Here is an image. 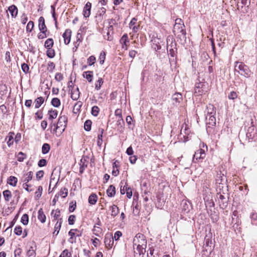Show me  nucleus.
Here are the masks:
<instances>
[{
	"label": "nucleus",
	"instance_id": "f257e3e1",
	"mask_svg": "<svg viewBox=\"0 0 257 257\" xmlns=\"http://www.w3.org/2000/svg\"><path fill=\"white\" fill-rule=\"evenodd\" d=\"M173 33L178 37H185L186 33L183 21L179 18L176 19L174 26Z\"/></svg>",
	"mask_w": 257,
	"mask_h": 257
},
{
	"label": "nucleus",
	"instance_id": "f03ea898",
	"mask_svg": "<svg viewBox=\"0 0 257 257\" xmlns=\"http://www.w3.org/2000/svg\"><path fill=\"white\" fill-rule=\"evenodd\" d=\"M234 71L246 78L250 77L251 74V72L247 66L241 62L236 61L235 62Z\"/></svg>",
	"mask_w": 257,
	"mask_h": 257
},
{
	"label": "nucleus",
	"instance_id": "7ed1b4c3",
	"mask_svg": "<svg viewBox=\"0 0 257 257\" xmlns=\"http://www.w3.org/2000/svg\"><path fill=\"white\" fill-rule=\"evenodd\" d=\"M207 114L206 116V123L212 126H214L216 124V118L214 115L215 113L214 107L212 105H209L207 108Z\"/></svg>",
	"mask_w": 257,
	"mask_h": 257
},
{
	"label": "nucleus",
	"instance_id": "20e7f679",
	"mask_svg": "<svg viewBox=\"0 0 257 257\" xmlns=\"http://www.w3.org/2000/svg\"><path fill=\"white\" fill-rule=\"evenodd\" d=\"M208 90V83L205 82L197 83L194 87V94L196 95H202Z\"/></svg>",
	"mask_w": 257,
	"mask_h": 257
},
{
	"label": "nucleus",
	"instance_id": "39448f33",
	"mask_svg": "<svg viewBox=\"0 0 257 257\" xmlns=\"http://www.w3.org/2000/svg\"><path fill=\"white\" fill-rule=\"evenodd\" d=\"M33 176V173L32 171H30L26 174H25L23 177H22L21 181L23 183V187L27 190L28 192L32 191L34 189H29L28 186H29V184H28V182L31 181Z\"/></svg>",
	"mask_w": 257,
	"mask_h": 257
},
{
	"label": "nucleus",
	"instance_id": "423d86ee",
	"mask_svg": "<svg viewBox=\"0 0 257 257\" xmlns=\"http://www.w3.org/2000/svg\"><path fill=\"white\" fill-rule=\"evenodd\" d=\"M167 51L169 55L172 57L176 56L177 48L175 47L176 44L173 42V38L169 36L167 39Z\"/></svg>",
	"mask_w": 257,
	"mask_h": 257
},
{
	"label": "nucleus",
	"instance_id": "0eeeda50",
	"mask_svg": "<svg viewBox=\"0 0 257 257\" xmlns=\"http://www.w3.org/2000/svg\"><path fill=\"white\" fill-rule=\"evenodd\" d=\"M246 137L248 142L255 141L257 139V130L253 125L248 127L246 134Z\"/></svg>",
	"mask_w": 257,
	"mask_h": 257
},
{
	"label": "nucleus",
	"instance_id": "6e6552de",
	"mask_svg": "<svg viewBox=\"0 0 257 257\" xmlns=\"http://www.w3.org/2000/svg\"><path fill=\"white\" fill-rule=\"evenodd\" d=\"M133 244L134 248L138 246H147V241L143 234H138L134 239Z\"/></svg>",
	"mask_w": 257,
	"mask_h": 257
},
{
	"label": "nucleus",
	"instance_id": "1a4fd4ad",
	"mask_svg": "<svg viewBox=\"0 0 257 257\" xmlns=\"http://www.w3.org/2000/svg\"><path fill=\"white\" fill-rule=\"evenodd\" d=\"M67 121V117L65 115H61L59 116L57 124L54 123L53 125L56 127V130L61 128L64 131L66 127Z\"/></svg>",
	"mask_w": 257,
	"mask_h": 257
},
{
	"label": "nucleus",
	"instance_id": "9d476101",
	"mask_svg": "<svg viewBox=\"0 0 257 257\" xmlns=\"http://www.w3.org/2000/svg\"><path fill=\"white\" fill-rule=\"evenodd\" d=\"M205 157V151L203 149H199L196 151L193 156V161L196 162L200 159H203Z\"/></svg>",
	"mask_w": 257,
	"mask_h": 257
},
{
	"label": "nucleus",
	"instance_id": "9b49d317",
	"mask_svg": "<svg viewBox=\"0 0 257 257\" xmlns=\"http://www.w3.org/2000/svg\"><path fill=\"white\" fill-rule=\"evenodd\" d=\"M113 237L111 234H106L104 237L105 246L108 248H111L113 244Z\"/></svg>",
	"mask_w": 257,
	"mask_h": 257
},
{
	"label": "nucleus",
	"instance_id": "f8f14e48",
	"mask_svg": "<svg viewBox=\"0 0 257 257\" xmlns=\"http://www.w3.org/2000/svg\"><path fill=\"white\" fill-rule=\"evenodd\" d=\"M69 91H70L71 98L74 100H77L80 96L79 88L78 87L74 88V87L70 86Z\"/></svg>",
	"mask_w": 257,
	"mask_h": 257
},
{
	"label": "nucleus",
	"instance_id": "ddd939ff",
	"mask_svg": "<svg viewBox=\"0 0 257 257\" xmlns=\"http://www.w3.org/2000/svg\"><path fill=\"white\" fill-rule=\"evenodd\" d=\"M91 3L87 2L83 10V15L84 17L88 18L91 14Z\"/></svg>",
	"mask_w": 257,
	"mask_h": 257
},
{
	"label": "nucleus",
	"instance_id": "4468645a",
	"mask_svg": "<svg viewBox=\"0 0 257 257\" xmlns=\"http://www.w3.org/2000/svg\"><path fill=\"white\" fill-rule=\"evenodd\" d=\"M152 47L156 51L161 49V40L160 38L155 37L152 39Z\"/></svg>",
	"mask_w": 257,
	"mask_h": 257
},
{
	"label": "nucleus",
	"instance_id": "2eb2a0df",
	"mask_svg": "<svg viewBox=\"0 0 257 257\" xmlns=\"http://www.w3.org/2000/svg\"><path fill=\"white\" fill-rule=\"evenodd\" d=\"M71 33L72 32L71 30L66 29L62 35L64 38V43L66 45H68L70 42Z\"/></svg>",
	"mask_w": 257,
	"mask_h": 257
},
{
	"label": "nucleus",
	"instance_id": "dca6fc26",
	"mask_svg": "<svg viewBox=\"0 0 257 257\" xmlns=\"http://www.w3.org/2000/svg\"><path fill=\"white\" fill-rule=\"evenodd\" d=\"M146 246H136L135 250V255L137 257H143L144 253L146 252Z\"/></svg>",
	"mask_w": 257,
	"mask_h": 257
},
{
	"label": "nucleus",
	"instance_id": "f3484780",
	"mask_svg": "<svg viewBox=\"0 0 257 257\" xmlns=\"http://www.w3.org/2000/svg\"><path fill=\"white\" fill-rule=\"evenodd\" d=\"M109 210L110 211L111 216L113 218L116 216L119 212V209L118 207L114 204L110 206L109 207Z\"/></svg>",
	"mask_w": 257,
	"mask_h": 257
},
{
	"label": "nucleus",
	"instance_id": "a211bd4d",
	"mask_svg": "<svg viewBox=\"0 0 257 257\" xmlns=\"http://www.w3.org/2000/svg\"><path fill=\"white\" fill-rule=\"evenodd\" d=\"M173 104H177L182 100V95L180 93H175L172 95Z\"/></svg>",
	"mask_w": 257,
	"mask_h": 257
},
{
	"label": "nucleus",
	"instance_id": "6ab92c4d",
	"mask_svg": "<svg viewBox=\"0 0 257 257\" xmlns=\"http://www.w3.org/2000/svg\"><path fill=\"white\" fill-rule=\"evenodd\" d=\"M36 246L34 243H33V245H31L29 249L28 250L27 252V255L28 257H35L36 256Z\"/></svg>",
	"mask_w": 257,
	"mask_h": 257
},
{
	"label": "nucleus",
	"instance_id": "aec40b11",
	"mask_svg": "<svg viewBox=\"0 0 257 257\" xmlns=\"http://www.w3.org/2000/svg\"><path fill=\"white\" fill-rule=\"evenodd\" d=\"M12 18H16L18 15V10L17 7L14 5H11L8 8Z\"/></svg>",
	"mask_w": 257,
	"mask_h": 257
},
{
	"label": "nucleus",
	"instance_id": "412c9836",
	"mask_svg": "<svg viewBox=\"0 0 257 257\" xmlns=\"http://www.w3.org/2000/svg\"><path fill=\"white\" fill-rule=\"evenodd\" d=\"M62 222L63 220L61 218H60L59 220L57 221L54 227V231L53 232L54 234L57 235L58 234L60 230Z\"/></svg>",
	"mask_w": 257,
	"mask_h": 257
},
{
	"label": "nucleus",
	"instance_id": "4be33fe9",
	"mask_svg": "<svg viewBox=\"0 0 257 257\" xmlns=\"http://www.w3.org/2000/svg\"><path fill=\"white\" fill-rule=\"evenodd\" d=\"M38 27L40 31L47 30V27L45 25L44 17H40L38 20Z\"/></svg>",
	"mask_w": 257,
	"mask_h": 257
},
{
	"label": "nucleus",
	"instance_id": "5701e85b",
	"mask_svg": "<svg viewBox=\"0 0 257 257\" xmlns=\"http://www.w3.org/2000/svg\"><path fill=\"white\" fill-rule=\"evenodd\" d=\"M119 41H120V43L122 45V48H124V45H125V50H127V43H128V42H129L127 35L126 34H124L122 36L121 39H120Z\"/></svg>",
	"mask_w": 257,
	"mask_h": 257
},
{
	"label": "nucleus",
	"instance_id": "b1692460",
	"mask_svg": "<svg viewBox=\"0 0 257 257\" xmlns=\"http://www.w3.org/2000/svg\"><path fill=\"white\" fill-rule=\"evenodd\" d=\"M48 118L52 120L56 118L58 115V111L56 109H51L48 111Z\"/></svg>",
	"mask_w": 257,
	"mask_h": 257
},
{
	"label": "nucleus",
	"instance_id": "393cba45",
	"mask_svg": "<svg viewBox=\"0 0 257 257\" xmlns=\"http://www.w3.org/2000/svg\"><path fill=\"white\" fill-rule=\"evenodd\" d=\"M38 219L42 222L44 223L46 221V217L45 215L43 209L42 208L40 209L38 211Z\"/></svg>",
	"mask_w": 257,
	"mask_h": 257
},
{
	"label": "nucleus",
	"instance_id": "a878e982",
	"mask_svg": "<svg viewBox=\"0 0 257 257\" xmlns=\"http://www.w3.org/2000/svg\"><path fill=\"white\" fill-rule=\"evenodd\" d=\"M97 199V196L95 194L92 193L89 196L88 202L91 205H94L96 204Z\"/></svg>",
	"mask_w": 257,
	"mask_h": 257
},
{
	"label": "nucleus",
	"instance_id": "bb28decb",
	"mask_svg": "<svg viewBox=\"0 0 257 257\" xmlns=\"http://www.w3.org/2000/svg\"><path fill=\"white\" fill-rule=\"evenodd\" d=\"M106 193L109 197H113L115 194V188L113 185H110L106 190Z\"/></svg>",
	"mask_w": 257,
	"mask_h": 257
},
{
	"label": "nucleus",
	"instance_id": "cd10ccee",
	"mask_svg": "<svg viewBox=\"0 0 257 257\" xmlns=\"http://www.w3.org/2000/svg\"><path fill=\"white\" fill-rule=\"evenodd\" d=\"M44 98L43 97H39L35 100V106L36 108H39L41 105L44 103Z\"/></svg>",
	"mask_w": 257,
	"mask_h": 257
},
{
	"label": "nucleus",
	"instance_id": "c85d7f7f",
	"mask_svg": "<svg viewBox=\"0 0 257 257\" xmlns=\"http://www.w3.org/2000/svg\"><path fill=\"white\" fill-rule=\"evenodd\" d=\"M18 182V179L14 176H10L8 180V183L12 186H16Z\"/></svg>",
	"mask_w": 257,
	"mask_h": 257
},
{
	"label": "nucleus",
	"instance_id": "c756f323",
	"mask_svg": "<svg viewBox=\"0 0 257 257\" xmlns=\"http://www.w3.org/2000/svg\"><path fill=\"white\" fill-rule=\"evenodd\" d=\"M83 77L85 78L89 82H91L93 78L92 71H88L84 72L83 74Z\"/></svg>",
	"mask_w": 257,
	"mask_h": 257
},
{
	"label": "nucleus",
	"instance_id": "7c9ffc66",
	"mask_svg": "<svg viewBox=\"0 0 257 257\" xmlns=\"http://www.w3.org/2000/svg\"><path fill=\"white\" fill-rule=\"evenodd\" d=\"M51 215L53 217L55 220H59L60 216V211L58 209L53 210L51 212Z\"/></svg>",
	"mask_w": 257,
	"mask_h": 257
},
{
	"label": "nucleus",
	"instance_id": "2f4dec72",
	"mask_svg": "<svg viewBox=\"0 0 257 257\" xmlns=\"http://www.w3.org/2000/svg\"><path fill=\"white\" fill-rule=\"evenodd\" d=\"M251 222L252 225H257V213L252 212L250 215Z\"/></svg>",
	"mask_w": 257,
	"mask_h": 257
},
{
	"label": "nucleus",
	"instance_id": "473e14b6",
	"mask_svg": "<svg viewBox=\"0 0 257 257\" xmlns=\"http://www.w3.org/2000/svg\"><path fill=\"white\" fill-rule=\"evenodd\" d=\"M54 44L53 40L52 38L48 39L45 42L44 46L46 48H52Z\"/></svg>",
	"mask_w": 257,
	"mask_h": 257
},
{
	"label": "nucleus",
	"instance_id": "72a5a7b5",
	"mask_svg": "<svg viewBox=\"0 0 257 257\" xmlns=\"http://www.w3.org/2000/svg\"><path fill=\"white\" fill-rule=\"evenodd\" d=\"M57 194L62 198H65L68 195V189L66 188H62Z\"/></svg>",
	"mask_w": 257,
	"mask_h": 257
},
{
	"label": "nucleus",
	"instance_id": "f704fd0d",
	"mask_svg": "<svg viewBox=\"0 0 257 257\" xmlns=\"http://www.w3.org/2000/svg\"><path fill=\"white\" fill-rule=\"evenodd\" d=\"M189 133V130L187 125L185 123L183 124L180 131V134L181 135L184 134L185 135H188Z\"/></svg>",
	"mask_w": 257,
	"mask_h": 257
},
{
	"label": "nucleus",
	"instance_id": "c9c22d12",
	"mask_svg": "<svg viewBox=\"0 0 257 257\" xmlns=\"http://www.w3.org/2000/svg\"><path fill=\"white\" fill-rule=\"evenodd\" d=\"M3 195L5 200L9 201L12 197V193L10 190H6L3 192Z\"/></svg>",
	"mask_w": 257,
	"mask_h": 257
},
{
	"label": "nucleus",
	"instance_id": "e433bc0d",
	"mask_svg": "<svg viewBox=\"0 0 257 257\" xmlns=\"http://www.w3.org/2000/svg\"><path fill=\"white\" fill-rule=\"evenodd\" d=\"M50 150V146L48 144H44L42 148V152L43 154L48 153Z\"/></svg>",
	"mask_w": 257,
	"mask_h": 257
},
{
	"label": "nucleus",
	"instance_id": "4c0bfd02",
	"mask_svg": "<svg viewBox=\"0 0 257 257\" xmlns=\"http://www.w3.org/2000/svg\"><path fill=\"white\" fill-rule=\"evenodd\" d=\"M14 135V133H10L9 134V136L7 137L6 140L8 139L7 141V144L10 147L11 145L13 144L14 143V138L13 135Z\"/></svg>",
	"mask_w": 257,
	"mask_h": 257
},
{
	"label": "nucleus",
	"instance_id": "58836bf2",
	"mask_svg": "<svg viewBox=\"0 0 257 257\" xmlns=\"http://www.w3.org/2000/svg\"><path fill=\"white\" fill-rule=\"evenodd\" d=\"M43 188L41 186H39L38 188L37 191L35 192V198L36 200L39 199L42 194Z\"/></svg>",
	"mask_w": 257,
	"mask_h": 257
},
{
	"label": "nucleus",
	"instance_id": "ea45409f",
	"mask_svg": "<svg viewBox=\"0 0 257 257\" xmlns=\"http://www.w3.org/2000/svg\"><path fill=\"white\" fill-rule=\"evenodd\" d=\"M52 105L56 107H58L61 104L60 100L58 98H53L51 101Z\"/></svg>",
	"mask_w": 257,
	"mask_h": 257
},
{
	"label": "nucleus",
	"instance_id": "a19ab883",
	"mask_svg": "<svg viewBox=\"0 0 257 257\" xmlns=\"http://www.w3.org/2000/svg\"><path fill=\"white\" fill-rule=\"evenodd\" d=\"M92 122L90 120H87L84 124V128L85 131H89L91 130Z\"/></svg>",
	"mask_w": 257,
	"mask_h": 257
},
{
	"label": "nucleus",
	"instance_id": "79ce46f5",
	"mask_svg": "<svg viewBox=\"0 0 257 257\" xmlns=\"http://www.w3.org/2000/svg\"><path fill=\"white\" fill-rule=\"evenodd\" d=\"M46 54L48 57L52 58L55 56V52L54 49H52V48H48Z\"/></svg>",
	"mask_w": 257,
	"mask_h": 257
},
{
	"label": "nucleus",
	"instance_id": "37998d69",
	"mask_svg": "<svg viewBox=\"0 0 257 257\" xmlns=\"http://www.w3.org/2000/svg\"><path fill=\"white\" fill-rule=\"evenodd\" d=\"M34 27V23L33 21H29L26 27V31L27 32H31Z\"/></svg>",
	"mask_w": 257,
	"mask_h": 257
},
{
	"label": "nucleus",
	"instance_id": "c03bdc74",
	"mask_svg": "<svg viewBox=\"0 0 257 257\" xmlns=\"http://www.w3.org/2000/svg\"><path fill=\"white\" fill-rule=\"evenodd\" d=\"M21 221L24 225H27L29 222L28 215L27 214H24L21 217Z\"/></svg>",
	"mask_w": 257,
	"mask_h": 257
},
{
	"label": "nucleus",
	"instance_id": "a18cd8bd",
	"mask_svg": "<svg viewBox=\"0 0 257 257\" xmlns=\"http://www.w3.org/2000/svg\"><path fill=\"white\" fill-rule=\"evenodd\" d=\"M99 112V108L97 106H94L92 107L91 109V114L94 116H96L98 115Z\"/></svg>",
	"mask_w": 257,
	"mask_h": 257
},
{
	"label": "nucleus",
	"instance_id": "49530a36",
	"mask_svg": "<svg viewBox=\"0 0 257 257\" xmlns=\"http://www.w3.org/2000/svg\"><path fill=\"white\" fill-rule=\"evenodd\" d=\"M103 83V79L101 78H99L95 84V89H96L97 90H99L100 89L101 86L102 85Z\"/></svg>",
	"mask_w": 257,
	"mask_h": 257
},
{
	"label": "nucleus",
	"instance_id": "de8ad7c7",
	"mask_svg": "<svg viewBox=\"0 0 257 257\" xmlns=\"http://www.w3.org/2000/svg\"><path fill=\"white\" fill-rule=\"evenodd\" d=\"M190 207H191L190 204L189 202H187L185 201L183 203L182 209L186 212H188L190 210Z\"/></svg>",
	"mask_w": 257,
	"mask_h": 257
},
{
	"label": "nucleus",
	"instance_id": "09e8293b",
	"mask_svg": "<svg viewBox=\"0 0 257 257\" xmlns=\"http://www.w3.org/2000/svg\"><path fill=\"white\" fill-rule=\"evenodd\" d=\"M59 257H72V254L67 249H65L62 251Z\"/></svg>",
	"mask_w": 257,
	"mask_h": 257
},
{
	"label": "nucleus",
	"instance_id": "8fccbe9b",
	"mask_svg": "<svg viewBox=\"0 0 257 257\" xmlns=\"http://www.w3.org/2000/svg\"><path fill=\"white\" fill-rule=\"evenodd\" d=\"M51 13H52V17H53V18L54 19V20L55 21V26L57 27V18L56 17L55 8L54 6H51Z\"/></svg>",
	"mask_w": 257,
	"mask_h": 257
},
{
	"label": "nucleus",
	"instance_id": "3c124183",
	"mask_svg": "<svg viewBox=\"0 0 257 257\" xmlns=\"http://www.w3.org/2000/svg\"><path fill=\"white\" fill-rule=\"evenodd\" d=\"M40 31L41 33H40L38 35V38L39 39H43L47 37L46 34L47 30H43Z\"/></svg>",
	"mask_w": 257,
	"mask_h": 257
},
{
	"label": "nucleus",
	"instance_id": "603ef678",
	"mask_svg": "<svg viewBox=\"0 0 257 257\" xmlns=\"http://www.w3.org/2000/svg\"><path fill=\"white\" fill-rule=\"evenodd\" d=\"M55 68V64L51 61L48 63L47 70L50 72H52Z\"/></svg>",
	"mask_w": 257,
	"mask_h": 257
},
{
	"label": "nucleus",
	"instance_id": "864d4df0",
	"mask_svg": "<svg viewBox=\"0 0 257 257\" xmlns=\"http://www.w3.org/2000/svg\"><path fill=\"white\" fill-rule=\"evenodd\" d=\"M14 232L17 235H21L22 234V228L20 226H17L15 228Z\"/></svg>",
	"mask_w": 257,
	"mask_h": 257
},
{
	"label": "nucleus",
	"instance_id": "5fc2aeb1",
	"mask_svg": "<svg viewBox=\"0 0 257 257\" xmlns=\"http://www.w3.org/2000/svg\"><path fill=\"white\" fill-rule=\"evenodd\" d=\"M26 155L22 152H19L17 156L18 161L19 162H23L25 158H26Z\"/></svg>",
	"mask_w": 257,
	"mask_h": 257
},
{
	"label": "nucleus",
	"instance_id": "6e6d98bb",
	"mask_svg": "<svg viewBox=\"0 0 257 257\" xmlns=\"http://www.w3.org/2000/svg\"><path fill=\"white\" fill-rule=\"evenodd\" d=\"M237 97V94L236 92L235 91H231L228 95V98L229 99L233 100L235 98H236Z\"/></svg>",
	"mask_w": 257,
	"mask_h": 257
},
{
	"label": "nucleus",
	"instance_id": "4d7b16f0",
	"mask_svg": "<svg viewBox=\"0 0 257 257\" xmlns=\"http://www.w3.org/2000/svg\"><path fill=\"white\" fill-rule=\"evenodd\" d=\"M95 60V57L94 56H91L87 59V63L89 65L91 66L94 64Z\"/></svg>",
	"mask_w": 257,
	"mask_h": 257
},
{
	"label": "nucleus",
	"instance_id": "13d9d810",
	"mask_svg": "<svg viewBox=\"0 0 257 257\" xmlns=\"http://www.w3.org/2000/svg\"><path fill=\"white\" fill-rule=\"evenodd\" d=\"M115 116L119 117L120 120H122V122H123V119L122 117L121 110L120 109H117L115 110Z\"/></svg>",
	"mask_w": 257,
	"mask_h": 257
},
{
	"label": "nucleus",
	"instance_id": "bf43d9fd",
	"mask_svg": "<svg viewBox=\"0 0 257 257\" xmlns=\"http://www.w3.org/2000/svg\"><path fill=\"white\" fill-rule=\"evenodd\" d=\"M99 59L100 60V63L101 64H103L105 59V53L104 52H102L100 53Z\"/></svg>",
	"mask_w": 257,
	"mask_h": 257
},
{
	"label": "nucleus",
	"instance_id": "052dcab7",
	"mask_svg": "<svg viewBox=\"0 0 257 257\" xmlns=\"http://www.w3.org/2000/svg\"><path fill=\"white\" fill-rule=\"evenodd\" d=\"M125 193L126 194V196L128 198H131L132 196V189L130 187L126 186L125 187Z\"/></svg>",
	"mask_w": 257,
	"mask_h": 257
},
{
	"label": "nucleus",
	"instance_id": "680f3d73",
	"mask_svg": "<svg viewBox=\"0 0 257 257\" xmlns=\"http://www.w3.org/2000/svg\"><path fill=\"white\" fill-rule=\"evenodd\" d=\"M21 67L22 69L23 70L24 73H27L29 72V67L28 65V64L26 63H23L22 64Z\"/></svg>",
	"mask_w": 257,
	"mask_h": 257
},
{
	"label": "nucleus",
	"instance_id": "e2e57ef3",
	"mask_svg": "<svg viewBox=\"0 0 257 257\" xmlns=\"http://www.w3.org/2000/svg\"><path fill=\"white\" fill-rule=\"evenodd\" d=\"M55 79L57 81H61L63 79V75L61 73H57L55 74Z\"/></svg>",
	"mask_w": 257,
	"mask_h": 257
},
{
	"label": "nucleus",
	"instance_id": "0e129e2a",
	"mask_svg": "<svg viewBox=\"0 0 257 257\" xmlns=\"http://www.w3.org/2000/svg\"><path fill=\"white\" fill-rule=\"evenodd\" d=\"M122 235V233L120 231H117L114 233L113 236V240H117L119 237Z\"/></svg>",
	"mask_w": 257,
	"mask_h": 257
},
{
	"label": "nucleus",
	"instance_id": "69168bd1",
	"mask_svg": "<svg viewBox=\"0 0 257 257\" xmlns=\"http://www.w3.org/2000/svg\"><path fill=\"white\" fill-rule=\"evenodd\" d=\"M76 207V202H75L74 203H73V202H71L70 204L69 208V212H73L75 210Z\"/></svg>",
	"mask_w": 257,
	"mask_h": 257
},
{
	"label": "nucleus",
	"instance_id": "338daca9",
	"mask_svg": "<svg viewBox=\"0 0 257 257\" xmlns=\"http://www.w3.org/2000/svg\"><path fill=\"white\" fill-rule=\"evenodd\" d=\"M75 220V216L74 215H71L69 216L68 218V223L70 225H73L74 223V221Z\"/></svg>",
	"mask_w": 257,
	"mask_h": 257
},
{
	"label": "nucleus",
	"instance_id": "774afa93",
	"mask_svg": "<svg viewBox=\"0 0 257 257\" xmlns=\"http://www.w3.org/2000/svg\"><path fill=\"white\" fill-rule=\"evenodd\" d=\"M22 253V249L20 248H17L14 251V254L15 257H20V255Z\"/></svg>",
	"mask_w": 257,
	"mask_h": 257
}]
</instances>
